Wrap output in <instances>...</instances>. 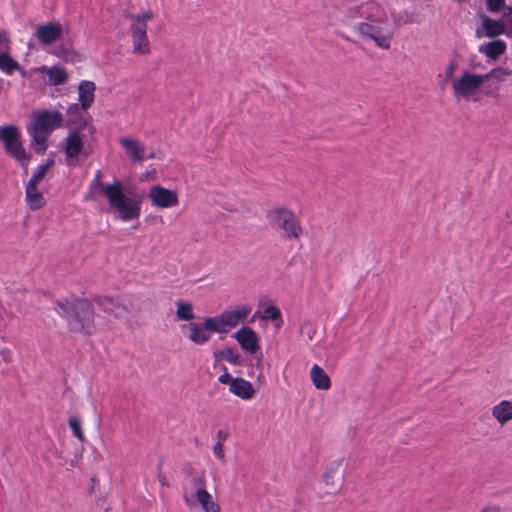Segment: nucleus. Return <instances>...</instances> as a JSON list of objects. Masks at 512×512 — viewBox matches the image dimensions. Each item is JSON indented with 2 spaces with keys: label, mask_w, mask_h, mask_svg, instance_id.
<instances>
[{
  "label": "nucleus",
  "mask_w": 512,
  "mask_h": 512,
  "mask_svg": "<svg viewBox=\"0 0 512 512\" xmlns=\"http://www.w3.org/2000/svg\"><path fill=\"white\" fill-rule=\"evenodd\" d=\"M0 139L7 153L13 157L27 172L30 155L26 152L20 140V133L15 126H4L0 129Z\"/></svg>",
  "instance_id": "0eeeda50"
},
{
  "label": "nucleus",
  "mask_w": 512,
  "mask_h": 512,
  "mask_svg": "<svg viewBox=\"0 0 512 512\" xmlns=\"http://www.w3.org/2000/svg\"><path fill=\"white\" fill-rule=\"evenodd\" d=\"M120 144L123 146L131 160L141 162L145 159V148L140 141L121 138Z\"/></svg>",
  "instance_id": "6ab92c4d"
},
{
  "label": "nucleus",
  "mask_w": 512,
  "mask_h": 512,
  "mask_svg": "<svg viewBox=\"0 0 512 512\" xmlns=\"http://www.w3.org/2000/svg\"><path fill=\"white\" fill-rule=\"evenodd\" d=\"M372 4L375 3H363L361 5H353L347 7L343 11V22L352 27L353 24L357 23L356 20L359 19L361 21L364 19L366 12H370Z\"/></svg>",
  "instance_id": "f3484780"
},
{
  "label": "nucleus",
  "mask_w": 512,
  "mask_h": 512,
  "mask_svg": "<svg viewBox=\"0 0 512 512\" xmlns=\"http://www.w3.org/2000/svg\"><path fill=\"white\" fill-rule=\"evenodd\" d=\"M131 36L133 44V53L146 55L150 53L147 29L142 24L138 26L131 25Z\"/></svg>",
  "instance_id": "2eb2a0df"
},
{
  "label": "nucleus",
  "mask_w": 512,
  "mask_h": 512,
  "mask_svg": "<svg viewBox=\"0 0 512 512\" xmlns=\"http://www.w3.org/2000/svg\"><path fill=\"white\" fill-rule=\"evenodd\" d=\"M486 76V81L493 79L498 83L504 82L508 77L512 75V70L502 67L492 69L489 73L482 74Z\"/></svg>",
  "instance_id": "cd10ccee"
},
{
  "label": "nucleus",
  "mask_w": 512,
  "mask_h": 512,
  "mask_svg": "<svg viewBox=\"0 0 512 512\" xmlns=\"http://www.w3.org/2000/svg\"><path fill=\"white\" fill-rule=\"evenodd\" d=\"M218 355L227 362L233 365H239L241 363V356L232 348H224Z\"/></svg>",
  "instance_id": "7c9ffc66"
},
{
  "label": "nucleus",
  "mask_w": 512,
  "mask_h": 512,
  "mask_svg": "<svg viewBox=\"0 0 512 512\" xmlns=\"http://www.w3.org/2000/svg\"><path fill=\"white\" fill-rule=\"evenodd\" d=\"M148 157H149V158H153V157H154V154H153V153H151Z\"/></svg>",
  "instance_id": "603ef678"
},
{
  "label": "nucleus",
  "mask_w": 512,
  "mask_h": 512,
  "mask_svg": "<svg viewBox=\"0 0 512 512\" xmlns=\"http://www.w3.org/2000/svg\"><path fill=\"white\" fill-rule=\"evenodd\" d=\"M62 34V27L59 23L50 22L40 25L37 28L36 35L39 41L44 45L56 42Z\"/></svg>",
  "instance_id": "dca6fc26"
},
{
  "label": "nucleus",
  "mask_w": 512,
  "mask_h": 512,
  "mask_svg": "<svg viewBox=\"0 0 512 512\" xmlns=\"http://www.w3.org/2000/svg\"><path fill=\"white\" fill-rule=\"evenodd\" d=\"M204 512H220V506L218 505L217 507L210 508Z\"/></svg>",
  "instance_id": "a18cd8bd"
},
{
  "label": "nucleus",
  "mask_w": 512,
  "mask_h": 512,
  "mask_svg": "<svg viewBox=\"0 0 512 512\" xmlns=\"http://www.w3.org/2000/svg\"><path fill=\"white\" fill-rule=\"evenodd\" d=\"M53 163V160H50L47 163L40 165L27 184H32L33 186L38 185V183L45 177Z\"/></svg>",
  "instance_id": "c756f323"
},
{
  "label": "nucleus",
  "mask_w": 512,
  "mask_h": 512,
  "mask_svg": "<svg viewBox=\"0 0 512 512\" xmlns=\"http://www.w3.org/2000/svg\"><path fill=\"white\" fill-rule=\"evenodd\" d=\"M56 311L66 319L70 332L91 335L95 331L94 309L89 300L59 301Z\"/></svg>",
  "instance_id": "f03ea898"
},
{
  "label": "nucleus",
  "mask_w": 512,
  "mask_h": 512,
  "mask_svg": "<svg viewBox=\"0 0 512 512\" xmlns=\"http://www.w3.org/2000/svg\"><path fill=\"white\" fill-rule=\"evenodd\" d=\"M213 453L216 457H218L219 459L223 460L225 455H224V451H223V443L221 441H218L214 446H213Z\"/></svg>",
  "instance_id": "58836bf2"
},
{
  "label": "nucleus",
  "mask_w": 512,
  "mask_h": 512,
  "mask_svg": "<svg viewBox=\"0 0 512 512\" xmlns=\"http://www.w3.org/2000/svg\"><path fill=\"white\" fill-rule=\"evenodd\" d=\"M8 42V39L6 38L5 34L4 33H0V43L1 42Z\"/></svg>",
  "instance_id": "de8ad7c7"
},
{
  "label": "nucleus",
  "mask_w": 512,
  "mask_h": 512,
  "mask_svg": "<svg viewBox=\"0 0 512 512\" xmlns=\"http://www.w3.org/2000/svg\"><path fill=\"white\" fill-rule=\"evenodd\" d=\"M478 17L481 19V27L475 31L477 38H494L506 33V27L502 21L492 19L484 13L479 14Z\"/></svg>",
  "instance_id": "ddd939ff"
},
{
  "label": "nucleus",
  "mask_w": 512,
  "mask_h": 512,
  "mask_svg": "<svg viewBox=\"0 0 512 512\" xmlns=\"http://www.w3.org/2000/svg\"><path fill=\"white\" fill-rule=\"evenodd\" d=\"M489 11L498 13L505 8V0H486Z\"/></svg>",
  "instance_id": "c9c22d12"
},
{
  "label": "nucleus",
  "mask_w": 512,
  "mask_h": 512,
  "mask_svg": "<svg viewBox=\"0 0 512 512\" xmlns=\"http://www.w3.org/2000/svg\"><path fill=\"white\" fill-rule=\"evenodd\" d=\"M129 312V309L127 306L123 303H120L119 301H115V309H111V314L114 315L116 318H122L127 315Z\"/></svg>",
  "instance_id": "e433bc0d"
},
{
  "label": "nucleus",
  "mask_w": 512,
  "mask_h": 512,
  "mask_svg": "<svg viewBox=\"0 0 512 512\" xmlns=\"http://www.w3.org/2000/svg\"><path fill=\"white\" fill-rule=\"evenodd\" d=\"M262 319L272 320L275 322V327L279 328L282 324L281 312L275 306H269L264 309Z\"/></svg>",
  "instance_id": "c85d7f7f"
},
{
  "label": "nucleus",
  "mask_w": 512,
  "mask_h": 512,
  "mask_svg": "<svg viewBox=\"0 0 512 512\" xmlns=\"http://www.w3.org/2000/svg\"><path fill=\"white\" fill-rule=\"evenodd\" d=\"M213 319L207 317L204 322H192L189 325L181 326V329H188V339L196 345H203L211 338L212 333H216V328Z\"/></svg>",
  "instance_id": "9b49d317"
},
{
  "label": "nucleus",
  "mask_w": 512,
  "mask_h": 512,
  "mask_svg": "<svg viewBox=\"0 0 512 512\" xmlns=\"http://www.w3.org/2000/svg\"><path fill=\"white\" fill-rule=\"evenodd\" d=\"M310 377L317 389L328 390L331 386V381L327 373L316 364L311 368Z\"/></svg>",
  "instance_id": "393cba45"
},
{
  "label": "nucleus",
  "mask_w": 512,
  "mask_h": 512,
  "mask_svg": "<svg viewBox=\"0 0 512 512\" xmlns=\"http://www.w3.org/2000/svg\"><path fill=\"white\" fill-rule=\"evenodd\" d=\"M18 71L21 73L22 76H25L26 72L21 67H20V70H18Z\"/></svg>",
  "instance_id": "3c124183"
},
{
  "label": "nucleus",
  "mask_w": 512,
  "mask_h": 512,
  "mask_svg": "<svg viewBox=\"0 0 512 512\" xmlns=\"http://www.w3.org/2000/svg\"><path fill=\"white\" fill-rule=\"evenodd\" d=\"M79 109L78 104H73L67 111L69 117L67 126L70 128V132L65 138L64 150L68 162L80 155L85 139L87 136H92L95 131L89 117L86 115H72L77 114Z\"/></svg>",
  "instance_id": "20e7f679"
},
{
  "label": "nucleus",
  "mask_w": 512,
  "mask_h": 512,
  "mask_svg": "<svg viewBox=\"0 0 512 512\" xmlns=\"http://www.w3.org/2000/svg\"><path fill=\"white\" fill-rule=\"evenodd\" d=\"M39 70L48 76V82L50 85H61L68 79L66 70L59 66H53L50 68L43 66Z\"/></svg>",
  "instance_id": "5701e85b"
},
{
  "label": "nucleus",
  "mask_w": 512,
  "mask_h": 512,
  "mask_svg": "<svg viewBox=\"0 0 512 512\" xmlns=\"http://www.w3.org/2000/svg\"><path fill=\"white\" fill-rule=\"evenodd\" d=\"M506 19V21L508 22V24L511 25V28H512V16H508V17H504Z\"/></svg>",
  "instance_id": "09e8293b"
},
{
  "label": "nucleus",
  "mask_w": 512,
  "mask_h": 512,
  "mask_svg": "<svg viewBox=\"0 0 512 512\" xmlns=\"http://www.w3.org/2000/svg\"><path fill=\"white\" fill-rule=\"evenodd\" d=\"M101 190L111 208L118 213L119 219L128 222L138 219L141 212V200L125 194L123 184L116 180L111 184H102L101 180L94 179L90 184V192L85 199H94L95 193Z\"/></svg>",
  "instance_id": "f257e3e1"
},
{
  "label": "nucleus",
  "mask_w": 512,
  "mask_h": 512,
  "mask_svg": "<svg viewBox=\"0 0 512 512\" xmlns=\"http://www.w3.org/2000/svg\"><path fill=\"white\" fill-rule=\"evenodd\" d=\"M148 197L153 206L162 209L177 206L179 203L176 191L166 189L159 185L151 187Z\"/></svg>",
  "instance_id": "f8f14e48"
},
{
  "label": "nucleus",
  "mask_w": 512,
  "mask_h": 512,
  "mask_svg": "<svg viewBox=\"0 0 512 512\" xmlns=\"http://www.w3.org/2000/svg\"><path fill=\"white\" fill-rule=\"evenodd\" d=\"M229 391L235 396L244 400H249L255 395V389L253 388L252 384L249 381L239 377L233 379V382H231V387H229Z\"/></svg>",
  "instance_id": "a211bd4d"
},
{
  "label": "nucleus",
  "mask_w": 512,
  "mask_h": 512,
  "mask_svg": "<svg viewBox=\"0 0 512 512\" xmlns=\"http://www.w3.org/2000/svg\"><path fill=\"white\" fill-rule=\"evenodd\" d=\"M0 70L11 75L14 71L20 70V64L10 54L4 52L0 54Z\"/></svg>",
  "instance_id": "bb28decb"
},
{
  "label": "nucleus",
  "mask_w": 512,
  "mask_h": 512,
  "mask_svg": "<svg viewBox=\"0 0 512 512\" xmlns=\"http://www.w3.org/2000/svg\"><path fill=\"white\" fill-rule=\"evenodd\" d=\"M394 21L397 25L408 24L414 22V18L413 15L409 14L406 11H403L399 13V15L394 19Z\"/></svg>",
  "instance_id": "4c0bfd02"
},
{
  "label": "nucleus",
  "mask_w": 512,
  "mask_h": 512,
  "mask_svg": "<svg viewBox=\"0 0 512 512\" xmlns=\"http://www.w3.org/2000/svg\"><path fill=\"white\" fill-rule=\"evenodd\" d=\"M95 179L100 180L101 179V173L100 171L97 172Z\"/></svg>",
  "instance_id": "8fccbe9b"
},
{
  "label": "nucleus",
  "mask_w": 512,
  "mask_h": 512,
  "mask_svg": "<svg viewBox=\"0 0 512 512\" xmlns=\"http://www.w3.org/2000/svg\"><path fill=\"white\" fill-rule=\"evenodd\" d=\"M176 305V319L179 321H192L195 319L194 306L190 302L177 300Z\"/></svg>",
  "instance_id": "a878e982"
},
{
  "label": "nucleus",
  "mask_w": 512,
  "mask_h": 512,
  "mask_svg": "<svg viewBox=\"0 0 512 512\" xmlns=\"http://www.w3.org/2000/svg\"><path fill=\"white\" fill-rule=\"evenodd\" d=\"M492 416L501 425L512 420V402L503 400L492 408Z\"/></svg>",
  "instance_id": "4be33fe9"
},
{
  "label": "nucleus",
  "mask_w": 512,
  "mask_h": 512,
  "mask_svg": "<svg viewBox=\"0 0 512 512\" xmlns=\"http://www.w3.org/2000/svg\"><path fill=\"white\" fill-rule=\"evenodd\" d=\"M224 373L218 378V381L222 384H229V387H231V382H233V379L231 375L227 372L226 367H223Z\"/></svg>",
  "instance_id": "ea45409f"
},
{
  "label": "nucleus",
  "mask_w": 512,
  "mask_h": 512,
  "mask_svg": "<svg viewBox=\"0 0 512 512\" xmlns=\"http://www.w3.org/2000/svg\"><path fill=\"white\" fill-rule=\"evenodd\" d=\"M95 301L98 307L108 314H111V309H115V300L113 298L97 297Z\"/></svg>",
  "instance_id": "72a5a7b5"
},
{
  "label": "nucleus",
  "mask_w": 512,
  "mask_h": 512,
  "mask_svg": "<svg viewBox=\"0 0 512 512\" xmlns=\"http://www.w3.org/2000/svg\"><path fill=\"white\" fill-rule=\"evenodd\" d=\"M191 486L194 491L189 493L185 490L183 494V500L187 506L194 507L200 505L203 511L218 506V503L206 489L204 475L194 477L191 480Z\"/></svg>",
  "instance_id": "6e6552de"
},
{
  "label": "nucleus",
  "mask_w": 512,
  "mask_h": 512,
  "mask_svg": "<svg viewBox=\"0 0 512 512\" xmlns=\"http://www.w3.org/2000/svg\"><path fill=\"white\" fill-rule=\"evenodd\" d=\"M227 436V433L222 430H219L217 433V437L219 438V441H221L222 443L227 439Z\"/></svg>",
  "instance_id": "c03bdc74"
},
{
  "label": "nucleus",
  "mask_w": 512,
  "mask_h": 512,
  "mask_svg": "<svg viewBox=\"0 0 512 512\" xmlns=\"http://www.w3.org/2000/svg\"><path fill=\"white\" fill-rule=\"evenodd\" d=\"M454 69H455V64L451 62L446 69V76L451 77L454 73Z\"/></svg>",
  "instance_id": "37998d69"
},
{
  "label": "nucleus",
  "mask_w": 512,
  "mask_h": 512,
  "mask_svg": "<svg viewBox=\"0 0 512 512\" xmlns=\"http://www.w3.org/2000/svg\"><path fill=\"white\" fill-rule=\"evenodd\" d=\"M341 463L339 461L333 462L324 474V481L327 485L335 486V476L338 474Z\"/></svg>",
  "instance_id": "2f4dec72"
},
{
  "label": "nucleus",
  "mask_w": 512,
  "mask_h": 512,
  "mask_svg": "<svg viewBox=\"0 0 512 512\" xmlns=\"http://www.w3.org/2000/svg\"><path fill=\"white\" fill-rule=\"evenodd\" d=\"M512 16V6L508 7L506 12L504 13V17Z\"/></svg>",
  "instance_id": "49530a36"
},
{
  "label": "nucleus",
  "mask_w": 512,
  "mask_h": 512,
  "mask_svg": "<svg viewBox=\"0 0 512 512\" xmlns=\"http://www.w3.org/2000/svg\"><path fill=\"white\" fill-rule=\"evenodd\" d=\"M63 116L59 111H41L35 113L27 130L32 138L31 144L37 152L43 154L47 149L49 135L62 126Z\"/></svg>",
  "instance_id": "39448f33"
},
{
  "label": "nucleus",
  "mask_w": 512,
  "mask_h": 512,
  "mask_svg": "<svg viewBox=\"0 0 512 512\" xmlns=\"http://www.w3.org/2000/svg\"><path fill=\"white\" fill-rule=\"evenodd\" d=\"M506 51V43L497 39L479 46V52L490 59H497Z\"/></svg>",
  "instance_id": "412c9836"
},
{
  "label": "nucleus",
  "mask_w": 512,
  "mask_h": 512,
  "mask_svg": "<svg viewBox=\"0 0 512 512\" xmlns=\"http://www.w3.org/2000/svg\"><path fill=\"white\" fill-rule=\"evenodd\" d=\"M387 14L378 4H372L364 19L352 25V31L362 40H370L381 49H389L391 34L387 33Z\"/></svg>",
  "instance_id": "7ed1b4c3"
},
{
  "label": "nucleus",
  "mask_w": 512,
  "mask_h": 512,
  "mask_svg": "<svg viewBox=\"0 0 512 512\" xmlns=\"http://www.w3.org/2000/svg\"><path fill=\"white\" fill-rule=\"evenodd\" d=\"M484 82H486V76L464 71L460 77L452 83L453 95L458 99L475 100L473 97L480 91Z\"/></svg>",
  "instance_id": "1a4fd4ad"
},
{
  "label": "nucleus",
  "mask_w": 512,
  "mask_h": 512,
  "mask_svg": "<svg viewBox=\"0 0 512 512\" xmlns=\"http://www.w3.org/2000/svg\"><path fill=\"white\" fill-rule=\"evenodd\" d=\"M96 86L91 81H82L78 87L79 101L81 109L86 110L94 102V92Z\"/></svg>",
  "instance_id": "aec40b11"
},
{
  "label": "nucleus",
  "mask_w": 512,
  "mask_h": 512,
  "mask_svg": "<svg viewBox=\"0 0 512 512\" xmlns=\"http://www.w3.org/2000/svg\"><path fill=\"white\" fill-rule=\"evenodd\" d=\"M157 478H158V481L159 483L162 485V486H168V482H167V479L165 477V475L161 472H159L157 474Z\"/></svg>",
  "instance_id": "a19ab883"
},
{
  "label": "nucleus",
  "mask_w": 512,
  "mask_h": 512,
  "mask_svg": "<svg viewBox=\"0 0 512 512\" xmlns=\"http://www.w3.org/2000/svg\"><path fill=\"white\" fill-rule=\"evenodd\" d=\"M38 185L27 184L25 188L26 202L30 209L38 210L45 205L43 195L38 191Z\"/></svg>",
  "instance_id": "b1692460"
},
{
  "label": "nucleus",
  "mask_w": 512,
  "mask_h": 512,
  "mask_svg": "<svg viewBox=\"0 0 512 512\" xmlns=\"http://www.w3.org/2000/svg\"><path fill=\"white\" fill-rule=\"evenodd\" d=\"M251 309L247 306H242L234 310H225L213 319L216 328V333H227L231 329L238 326L250 314Z\"/></svg>",
  "instance_id": "9d476101"
},
{
  "label": "nucleus",
  "mask_w": 512,
  "mask_h": 512,
  "mask_svg": "<svg viewBox=\"0 0 512 512\" xmlns=\"http://www.w3.org/2000/svg\"><path fill=\"white\" fill-rule=\"evenodd\" d=\"M267 219L271 227L282 231L288 239H298L303 230L293 211L285 207H277L267 212Z\"/></svg>",
  "instance_id": "423d86ee"
},
{
  "label": "nucleus",
  "mask_w": 512,
  "mask_h": 512,
  "mask_svg": "<svg viewBox=\"0 0 512 512\" xmlns=\"http://www.w3.org/2000/svg\"><path fill=\"white\" fill-rule=\"evenodd\" d=\"M69 426L73 432V435L81 442L85 441L84 433L81 428V422L78 417L72 416L69 419Z\"/></svg>",
  "instance_id": "473e14b6"
},
{
  "label": "nucleus",
  "mask_w": 512,
  "mask_h": 512,
  "mask_svg": "<svg viewBox=\"0 0 512 512\" xmlns=\"http://www.w3.org/2000/svg\"><path fill=\"white\" fill-rule=\"evenodd\" d=\"M482 512H501V509L497 505L488 506V507L484 508Z\"/></svg>",
  "instance_id": "79ce46f5"
},
{
  "label": "nucleus",
  "mask_w": 512,
  "mask_h": 512,
  "mask_svg": "<svg viewBox=\"0 0 512 512\" xmlns=\"http://www.w3.org/2000/svg\"><path fill=\"white\" fill-rule=\"evenodd\" d=\"M233 337L247 353L255 354L260 348L257 334L250 327H242L233 334Z\"/></svg>",
  "instance_id": "4468645a"
},
{
  "label": "nucleus",
  "mask_w": 512,
  "mask_h": 512,
  "mask_svg": "<svg viewBox=\"0 0 512 512\" xmlns=\"http://www.w3.org/2000/svg\"><path fill=\"white\" fill-rule=\"evenodd\" d=\"M153 18V13L151 11H146L142 14H138V15H132L131 16V19L133 20V23L132 25L133 26H138V25H143L144 27L147 28V21L151 20Z\"/></svg>",
  "instance_id": "f704fd0d"
}]
</instances>
